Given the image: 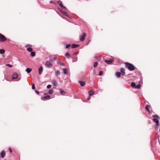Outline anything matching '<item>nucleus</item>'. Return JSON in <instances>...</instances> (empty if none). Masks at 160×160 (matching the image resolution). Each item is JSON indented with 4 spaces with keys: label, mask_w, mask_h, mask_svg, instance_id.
Returning <instances> with one entry per match:
<instances>
[{
    "label": "nucleus",
    "mask_w": 160,
    "mask_h": 160,
    "mask_svg": "<svg viewBox=\"0 0 160 160\" xmlns=\"http://www.w3.org/2000/svg\"><path fill=\"white\" fill-rule=\"evenodd\" d=\"M125 67L127 68L130 71H132L135 69V67L132 64L128 62L125 63Z\"/></svg>",
    "instance_id": "nucleus-1"
},
{
    "label": "nucleus",
    "mask_w": 160,
    "mask_h": 160,
    "mask_svg": "<svg viewBox=\"0 0 160 160\" xmlns=\"http://www.w3.org/2000/svg\"><path fill=\"white\" fill-rule=\"evenodd\" d=\"M152 117L153 118L152 119L153 121L156 122L157 126H158L159 122L158 120L159 117L157 114L153 115L152 116Z\"/></svg>",
    "instance_id": "nucleus-2"
},
{
    "label": "nucleus",
    "mask_w": 160,
    "mask_h": 160,
    "mask_svg": "<svg viewBox=\"0 0 160 160\" xmlns=\"http://www.w3.org/2000/svg\"><path fill=\"white\" fill-rule=\"evenodd\" d=\"M7 40L6 37L0 33V42H4Z\"/></svg>",
    "instance_id": "nucleus-3"
},
{
    "label": "nucleus",
    "mask_w": 160,
    "mask_h": 160,
    "mask_svg": "<svg viewBox=\"0 0 160 160\" xmlns=\"http://www.w3.org/2000/svg\"><path fill=\"white\" fill-rule=\"evenodd\" d=\"M86 36V34L85 32H84L83 34L80 36V40L81 42H83Z\"/></svg>",
    "instance_id": "nucleus-4"
},
{
    "label": "nucleus",
    "mask_w": 160,
    "mask_h": 160,
    "mask_svg": "<svg viewBox=\"0 0 160 160\" xmlns=\"http://www.w3.org/2000/svg\"><path fill=\"white\" fill-rule=\"evenodd\" d=\"M113 61L114 60L113 59H110L109 60H106L105 61V62L108 64H111Z\"/></svg>",
    "instance_id": "nucleus-5"
},
{
    "label": "nucleus",
    "mask_w": 160,
    "mask_h": 160,
    "mask_svg": "<svg viewBox=\"0 0 160 160\" xmlns=\"http://www.w3.org/2000/svg\"><path fill=\"white\" fill-rule=\"evenodd\" d=\"M18 77V74L17 73L14 72L12 76V79H16Z\"/></svg>",
    "instance_id": "nucleus-6"
},
{
    "label": "nucleus",
    "mask_w": 160,
    "mask_h": 160,
    "mask_svg": "<svg viewBox=\"0 0 160 160\" xmlns=\"http://www.w3.org/2000/svg\"><path fill=\"white\" fill-rule=\"evenodd\" d=\"M45 65L48 67H51L52 66V64L49 61H47L46 62Z\"/></svg>",
    "instance_id": "nucleus-7"
},
{
    "label": "nucleus",
    "mask_w": 160,
    "mask_h": 160,
    "mask_svg": "<svg viewBox=\"0 0 160 160\" xmlns=\"http://www.w3.org/2000/svg\"><path fill=\"white\" fill-rule=\"evenodd\" d=\"M6 155V152L4 151H2L0 154L1 157L3 158Z\"/></svg>",
    "instance_id": "nucleus-8"
},
{
    "label": "nucleus",
    "mask_w": 160,
    "mask_h": 160,
    "mask_svg": "<svg viewBox=\"0 0 160 160\" xmlns=\"http://www.w3.org/2000/svg\"><path fill=\"white\" fill-rule=\"evenodd\" d=\"M43 71V68L42 66H41L38 69V73L39 75H41Z\"/></svg>",
    "instance_id": "nucleus-9"
},
{
    "label": "nucleus",
    "mask_w": 160,
    "mask_h": 160,
    "mask_svg": "<svg viewBox=\"0 0 160 160\" xmlns=\"http://www.w3.org/2000/svg\"><path fill=\"white\" fill-rule=\"evenodd\" d=\"M125 69L123 68H121L120 69V72H121L122 74V75H124L125 73Z\"/></svg>",
    "instance_id": "nucleus-10"
},
{
    "label": "nucleus",
    "mask_w": 160,
    "mask_h": 160,
    "mask_svg": "<svg viewBox=\"0 0 160 160\" xmlns=\"http://www.w3.org/2000/svg\"><path fill=\"white\" fill-rule=\"evenodd\" d=\"M57 3L62 8H65V7H64L62 4V2L60 1H59L57 2Z\"/></svg>",
    "instance_id": "nucleus-11"
},
{
    "label": "nucleus",
    "mask_w": 160,
    "mask_h": 160,
    "mask_svg": "<svg viewBox=\"0 0 160 160\" xmlns=\"http://www.w3.org/2000/svg\"><path fill=\"white\" fill-rule=\"evenodd\" d=\"M78 82L81 85V86L82 87L85 85V83L84 82L82 81H78Z\"/></svg>",
    "instance_id": "nucleus-12"
},
{
    "label": "nucleus",
    "mask_w": 160,
    "mask_h": 160,
    "mask_svg": "<svg viewBox=\"0 0 160 160\" xmlns=\"http://www.w3.org/2000/svg\"><path fill=\"white\" fill-rule=\"evenodd\" d=\"M52 82L53 85L55 86H56L57 84V81L54 80H52Z\"/></svg>",
    "instance_id": "nucleus-13"
},
{
    "label": "nucleus",
    "mask_w": 160,
    "mask_h": 160,
    "mask_svg": "<svg viewBox=\"0 0 160 160\" xmlns=\"http://www.w3.org/2000/svg\"><path fill=\"white\" fill-rule=\"evenodd\" d=\"M59 90L60 93L62 95H64L66 93V92L65 91L62 90L61 89H60Z\"/></svg>",
    "instance_id": "nucleus-14"
},
{
    "label": "nucleus",
    "mask_w": 160,
    "mask_h": 160,
    "mask_svg": "<svg viewBox=\"0 0 160 160\" xmlns=\"http://www.w3.org/2000/svg\"><path fill=\"white\" fill-rule=\"evenodd\" d=\"M79 45L78 44H72V48H74L77 47H79Z\"/></svg>",
    "instance_id": "nucleus-15"
},
{
    "label": "nucleus",
    "mask_w": 160,
    "mask_h": 160,
    "mask_svg": "<svg viewBox=\"0 0 160 160\" xmlns=\"http://www.w3.org/2000/svg\"><path fill=\"white\" fill-rule=\"evenodd\" d=\"M94 92L93 90H92L89 92V94L90 96L92 95L94 93Z\"/></svg>",
    "instance_id": "nucleus-16"
},
{
    "label": "nucleus",
    "mask_w": 160,
    "mask_h": 160,
    "mask_svg": "<svg viewBox=\"0 0 160 160\" xmlns=\"http://www.w3.org/2000/svg\"><path fill=\"white\" fill-rule=\"evenodd\" d=\"M115 75H116L117 78H119L120 77L121 73L119 72H116Z\"/></svg>",
    "instance_id": "nucleus-17"
},
{
    "label": "nucleus",
    "mask_w": 160,
    "mask_h": 160,
    "mask_svg": "<svg viewBox=\"0 0 160 160\" xmlns=\"http://www.w3.org/2000/svg\"><path fill=\"white\" fill-rule=\"evenodd\" d=\"M32 69L31 68H28L26 69V71L28 73H29L31 72L32 71Z\"/></svg>",
    "instance_id": "nucleus-18"
},
{
    "label": "nucleus",
    "mask_w": 160,
    "mask_h": 160,
    "mask_svg": "<svg viewBox=\"0 0 160 160\" xmlns=\"http://www.w3.org/2000/svg\"><path fill=\"white\" fill-rule=\"evenodd\" d=\"M150 107V106L148 105H147L145 107L146 109L149 112H150V111H149V108Z\"/></svg>",
    "instance_id": "nucleus-19"
},
{
    "label": "nucleus",
    "mask_w": 160,
    "mask_h": 160,
    "mask_svg": "<svg viewBox=\"0 0 160 160\" xmlns=\"http://www.w3.org/2000/svg\"><path fill=\"white\" fill-rule=\"evenodd\" d=\"M43 98L46 99H49L50 98V96L49 95H47L43 97Z\"/></svg>",
    "instance_id": "nucleus-20"
},
{
    "label": "nucleus",
    "mask_w": 160,
    "mask_h": 160,
    "mask_svg": "<svg viewBox=\"0 0 160 160\" xmlns=\"http://www.w3.org/2000/svg\"><path fill=\"white\" fill-rule=\"evenodd\" d=\"M60 72L59 70H57L55 72V74L56 76H58L60 74Z\"/></svg>",
    "instance_id": "nucleus-21"
},
{
    "label": "nucleus",
    "mask_w": 160,
    "mask_h": 160,
    "mask_svg": "<svg viewBox=\"0 0 160 160\" xmlns=\"http://www.w3.org/2000/svg\"><path fill=\"white\" fill-rule=\"evenodd\" d=\"M62 70L63 71V73L65 74H66L67 72V70L65 68H62Z\"/></svg>",
    "instance_id": "nucleus-22"
},
{
    "label": "nucleus",
    "mask_w": 160,
    "mask_h": 160,
    "mask_svg": "<svg viewBox=\"0 0 160 160\" xmlns=\"http://www.w3.org/2000/svg\"><path fill=\"white\" fill-rule=\"evenodd\" d=\"M5 50L3 49H0V54H3L5 53Z\"/></svg>",
    "instance_id": "nucleus-23"
},
{
    "label": "nucleus",
    "mask_w": 160,
    "mask_h": 160,
    "mask_svg": "<svg viewBox=\"0 0 160 160\" xmlns=\"http://www.w3.org/2000/svg\"><path fill=\"white\" fill-rule=\"evenodd\" d=\"M65 56L68 58H70V54L68 52H67L65 54Z\"/></svg>",
    "instance_id": "nucleus-24"
},
{
    "label": "nucleus",
    "mask_w": 160,
    "mask_h": 160,
    "mask_svg": "<svg viewBox=\"0 0 160 160\" xmlns=\"http://www.w3.org/2000/svg\"><path fill=\"white\" fill-rule=\"evenodd\" d=\"M131 86L132 87L134 88H135V87H136V85L135 83L134 82H132L131 83Z\"/></svg>",
    "instance_id": "nucleus-25"
},
{
    "label": "nucleus",
    "mask_w": 160,
    "mask_h": 160,
    "mask_svg": "<svg viewBox=\"0 0 160 160\" xmlns=\"http://www.w3.org/2000/svg\"><path fill=\"white\" fill-rule=\"evenodd\" d=\"M31 55L32 57H34L35 55V53L34 52H31Z\"/></svg>",
    "instance_id": "nucleus-26"
},
{
    "label": "nucleus",
    "mask_w": 160,
    "mask_h": 160,
    "mask_svg": "<svg viewBox=\"0 0 160 160\" xmlns=\"http://www.w3.org/2000/svg\"><path fill=\"white\" fill-rule=\"evenodd\" d=\"M53 91L52 89H50L49 90L48 93L49 94H52L53 93Z\"/></svg>",
    "instance_id": "nucleus-27"
},
{
    "label": "nucleus",
    "mask_w": 160,
    "mask_h": 160,
    "mask_svg": "<svg viewBox=\"0 0 160 160\" xmlns=\"http://www.w3.org/2000/svg\"><path fill=\"white\" fill-rule=\"evenodd\" d=\"M57 63L58 64H59L61 65H64V64L62 62L60 61H59Z\"/></svg>",
    "instance_id": "nucleus-28"
},
{
    "label": "nucleus",
    "mask_w": 160,
    "mask_h": 160,
    "mask_svg": "<svg viewBox=\"0 0 160 160\" xmlns=\"http://www.w3.org/2000/svg\"><path fill=\"white\" fill-rule=\"evenodd\" d=\"M141 88V85L140 84H138L136 86L135 88L140 89Z\"/></svg>",
    "instance_id": "nucleus-29"
},
{
    "label": "nucleus",
    "mask_w": 160,
    "mask_h": 160,
    "mask_svg": "<svg viewBox=\"0 0 160 160\" xmlns=\"http://www.w3.org/2000/svg\"><path fill=\"white\" fill-rule=\"evenodd\" d=\"M98 65V63L97 62H95L93 64V67L95 68L97 67Z\"/></svg>",
    "instance_id": "nucleus-30"
},
{
    "label": "nucleus",
    "mask_w": 160,
    "mask_h": 160,
    "mask_svg": "<svg viewBox=\"0 0 160 160\" xmlns=\"http://www.w3.org/2000/svg\"><path fill=\"white\" fill-rule=\"evenodd\" d=\"M27 50L29 52H32V49L31 48H27Z\"/></svg>",
    "instance_id": "nucleus-31"
},
{
    "label": "nucleus",
    "mask_w": 160,
    "mask_h": 160,
    "mask_svg": "<svg viewBox=\"0 0 160 160\" xmlns=\"http://www.w3.org/2000/svg\"><path fill=\"white\" fill-rule=\"evenodd\" d=\"M103 73V72L102 71H100L99 72L98 75L100 76H101L102 75Z\"/></svg>",
    "instance_id": "nucleus-32"
},
{
    "label": "nucleus",
    "mask_w": 160,
    "mask_h": 160,
    "mask_svg": "<svg viewBox=\"0 0 160 160\" xmlns=\"http://www.w3.org/2000/svg\"><path fill=\"white\" fill-rule=\"evenodd\" d=\"M6 65L10 68L12 67V66L10 64H7Z\"/></svg>",
    "instance_id": "nucleus-33"
},
{
    "label": "nucleus",
    "mask_w": 160,
    "mask_h": 160,
    "mask_svg": "<svg viewBox=\"0 0 160 160\" xmlns=\"http://www.w3.org/2000/svg\"><path fill=\"white\" fill-rule=\"evenodd\" d=\"M32 46L31 45L29 44H28L25 47L27 48V47H31Z\"/></svg>",
    "instance_id": "nucleus-34"
},
{
    "label": "nucleus",
    "mask_w": 160,
    "mask_h": 160,
    "mask_svg": "<svg viewBox=\"0 0 160 160\" xmlns=\"http://www.w3.org/2000/svg\"><path fill=\"white\" fill-rule=\"evenodd\" d=\"M70 46L71 45L70 44H68L66 46V48H69V47H70Z\"/></svg>",
    "instance_id": "nucleus-35"
},
{
    "label": "nucleus",
    "mask_w": 160,
    "mask_h": 160,
    "mask_svg": "<svg viewBox=\"0 0 160 160\" xmlns=\"http://www.w3.org/2000/svg\"><path fill=\"white\" fill-rule=\"evenodd\" d=\"M62 13H63L64 15H66V16H67V17H68V15L67 14V13L66 12H62Z\"/></svg>",
    "instance_id": "nucleus-36"
},
{
    "label": "nucleus",
    "mask_w": 160,
    "mask_h": 160,
    "mask_svg": "<svg viewBox=\"0 0 160 160\" xmlns=\"http://www.w3.org/2000/svg\"><path fill=\"white\" fill-rule=\"evenodd\" d=\"M35 87L34 84H33L32 86V88L33 89H35Z\"/></svg>",
    "instance_id": "nucleus-37"
},
{
    "label": "nucleus",
    "mask_w": 160,
    "mask_h": 160,
    "mask_svg": "<svg viewBox=\"0 0 160 160\" xmlns=\"http://www.w3.org/2000/svg\"><path fill=\"white\" fill-rule=\"evenodd\" d=\"M51 85H47V88H51Z\"/></svg>",
    "instance_id": "nucleus-38"
},
{
    "label": "nucleus",
    "mask_w": 160,
    "mask_h": 160,
    "mask_svg": "<svg viewBox=\"0 0 160 160\" xmlns=\"http://www.w3.org/2000/svg\"><path fill=\"white\" fill-rule=\"evenodd\" d=\"M9 152H11V153H12V150L11 149V148H9Z\"/></svg>",
    "instance_id": "nucleus-39"
},
{
    "label": "nucleus",
    "mask_w": 160,
    "mask_h": 160,
    "mask_svg": "<svg viewBox=\"0 0 160 160\" xmlns=\"http://www.w3.org/2000/svg\"><path fill=\"white\" fill-rule=\"evenodd\" d=\"M35 92L38 94L39 93V92L38 91H37V90L35 91Z\"/></svg>",
    "instance_id": "nucleus-40"
},
{
    "label": "nucleus",
    "mask_w": 160,
    "mask_h": 160,
    "mask_svg": "<svg viewBox=\"0 0 160 160\" xmlns=\"http://www.w3.org/2000/svg\"><path fill=\"white\" fill-rule=\"evenodd\" d=\"M50 3H54V2L52 1H51L50 2Z\"/></svg>",
    "instance_id": "nucleus-41"
},
{
    "label": "nucleus",
    "mask_w": 160,
    "mask_h": 160,
    "mask_svg": "<svg viewBox=\"0 0 160 160\" xmlns=\"http://www.w3.org/2000/svg\"><path fill=\"white\" fill-rule=\"evenodd\" d=\"M90 99V97H89V98H88V100H89Z\"/></svg>",
    "instance_id": "nucleus-42"
},
{
    "label": "nucleus",
    "mask_w": 160,
    "mask_h": 160,
    "mask_svg": "<svg viewBox=\"0 0 160 160\" xmlns=\"http://www.w3.org/2000/svg\"><path fill=\"white\" fill-rule=\"evenodd\" d=\"M98 58H99V59H100L101 58L100 57H99Z\"/></svg>",
    "instance_id": "nucleus-43"
},
{
    "label": "nucleus",
    "mask_w": 160,
    "mask_h": 160,
    "mask_svg": "<svg viewBox=\"0 0 160 160\" xmlns=\"http://www.w3.org/2000/svg\"><path fill=\"white\" fill-rule=\"evenodd\" d=\"M159 131H160V130H159Z\"/></svg>",
    "instance_id": "nucleus-44"
}]
</instances>
